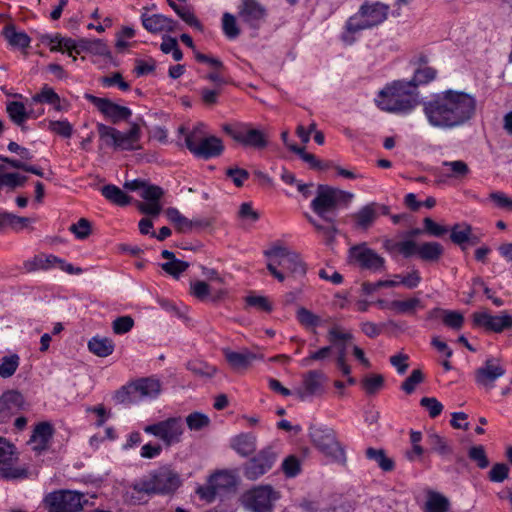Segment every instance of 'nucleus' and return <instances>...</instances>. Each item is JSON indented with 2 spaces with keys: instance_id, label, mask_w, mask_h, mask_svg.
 I'll return each mask as SVG.
<instances>
[{
  "instance_id": "obj_57",
  "label": "nucleus",
  "mask_w": 512,
  "mask_h": 512,
  "mask_svg": "<svg viewBox=\"0 0 512 512\" xmlns=\"http://www.w3.org/2000/svg\"><path fill=\"white\" fill-rule=\"evenodd\" d=\"M186 424L191 431H200L210 425V419L206 414L193 412L186 417Z\"/></svg>"
},
{
  "instance_id": "obj_42",
  "label": "nucleus",
  "mask_w": 512,
  "mask_h": 512,
  "mask_svg": "<svg viewBox=\"0 0 512 512\" xmlns=\"http://www.w3.org/2000/svg\"><path fill=\"white\" fill-rule=\"evenodd\" d=\"M34 103H48L54 107L55 110L61 111V101L59 95L49 86L45 85L41 91L32 97Z\"/></svg>"
},
{
  "instance_id": "obj_13",
  "label": "nucleus",
  "mask_w": 512,
  "mask_h": 512,
  "mask_svg": "<svg viewBox=\"0 0 512 512\" xmlns=\"http://www.w3.org/2000/svg\"><path fill=\"white\" fill-rule=\"evenodd\" d=\"M185 144L191 153L203 159L217 157L224 150L221 139L216 136H209L196 141L194 133H192L186 136Z\"/></svg>"
},
{
  "instance_id": "obj_28",
  "label": "nucleus",
  "mask_w": 512,
  "mask_h": 512,
  "mask_svg": "<svg viewBox=\"0 0 512 512\" xmlns=\"http://www.w3.org/2000/svg\"><path fill=\"white\" fill-rule=\"evenodd\" d=\"M384 384V376L377 373L365 374L359 380V387L366 396L378 394L384 388Z\"/></svg>"
},
{
  "instance_id": "obj_18",
  "label": "nucleus",
  "mask_w": 512,
  "mask_h": 512,
  "mask_svg": "<svg viewBox=\"0 0 512 512\" xmlns=\"http://www.w3.org/2000/svg\"><path fill=\"white\" fill-rule=\"evenodd\" d=\"M473 323L475 326L499 333L512 327V316L506 313L494 316L487 311L475 312L473 313Z\"/></svg>"
},
{
  "instance_id": "obj_35",
  "label": "nucleus",
  "mask_w": 512,
  "mask_h": 512,
  "mask_svg": "<svg viewBox=\"0 0 512 512\" xmlns=\"http://www.w3.org/2000/svg\"><path fill=\"white\" fill-rule=\"evenodd\" d=\"M232 448L241 456H248L256 449V438L251 434H240L232 440Z\"/></svg>"
},
{
  "instance_id": "obj_24",
  "label": "nucleus",
  "mask_w": 512,
  "mask_h": 512,
  "mask_svg": "<svg viewBox=\"0 0 512 512\" xmlns=\"http://www.w3.org/2000/svg\"><path fill=\"white\" fill-rule=\"evenodd\" d=\"M141 22L143 27L150 33L173 32L176 30L177 22L162 14L142 13Z\"/></svg>"
},
{
  "instance_id": "obj_41",
  "label": "nucleus",
  "mask_w": 512,
  "mask_h": 512,
  "mask_svg": "<svg viewBox=\"0 0 512 512\" xmlns=\"http://www.w3.org/2000/svg\"><path fill=\"white\" fill-rule=\"evenodd\" d=\"M437 77V70L431 66H419L415 71L411 80L408 82L415 85V89L418 90L420 85H425Z\"/></svg>"
},
{
  "instance_id": "obj_16",
  "label": "nucleus",
  "mask_w": 512,
  "mask_h": 512,
  "mask_svg": "<svg viewBox=\"0 0 512 512\" xmlns=\"http://www.w3.org/2000/svg\"><path fill=\"white\" fill-rule=\"evenodd\" d=\"M85 98L96 106L97 109L113 124L127 121L132 115V111L128 107L118 105L108 98H100L91 94H86Z\"/></svg>"
},
{
  "instance_id": "obj_37",
  "label": "nucleus",
  "mask_w": 512,
  "mask_h": 512,
  "mask_svg": "<svg viewBox=\"0 0 512 512\" xmlns=\"http://www.w3.org/2000/svg\"><path fill=\"white\" fill-rule=\"evenodd\" d=\"M365 455L369 460L375 461L384 472H390L395 468L394 460L388 457L383 449L370 447L366 449Z\"/></svg>"
},
{
  "instance_id": "obj_6",
  "label": "nucleus",
  "mask_w": 512,
  "mask_h": 512,
  "mask_svg": "<svg viewBox=\"0 0 512 512\" xmlns=\"http://www.w3.org/2000/svg\"><path fill=\"white\" fill-rule=\"evenodd\" d=\"M225 131L234 141L244 147L264 150L269 144V134L262 129L254 128L251 124L237 123L223 125Z\"/></svg>"
},
{
  "instance_id": "obj_23",
  "label": "nucleus",
  "mask_w": 512,
  "mask_h": 512,
  "mask_svg": "<svg viewBox=\"0 0 512 512\" xmlns=\"http://www.w3.org/2000/svg\"><path fill=\"white\" fill-rule=\"evenodd\" d=\"M223 354L231 368L236 371L245 370L254 361L262 360L264 358L263 354L249 351L248 349L236 352L226 348L223 349Z\"/></svg>"
},
{
  "instance_id": "obj_49",
  "label": "nucleus",
  "mask_w": 512,
  "mask_h": 512,
  "mask_svg": "<svg viewBox=\"0 0 512 512\" xmlns=\"http://www.w3.org/2000/svg\"><path fill=\"white\" fill-rule=\"evenodd\" d=\"M113 398L118 404H133L139 402L137 392L132 382L118 389Z\"/></svg>"
},
{
  "instance_id": "obj_55",
  "label": "nucleus",
  "mask_w": 512,
  "mask_h": 512,
  "mask_svg": "<svg viewBox=\"0 0 512 512\" xmlns=\"http://www.w3.org/2000/svg\"><path fill=\"white\" fill-rule=\"evenodd\" d=\"M222 29L229 39H236L240 35V29L237 25L236 17L228 12L223 14Z\"/></svg>"
},
{
  "instance_id": "obj_14",
  "label": "nucleus",
  "mask_w": 512,
  "mask_h": 512,
  "mask_svg": "<svg viewBox=\"0 0 512 512\" xmlns=\"http://www.w3.org/2000/svg\"><path fill=\"white\" fill-rule=\"evenodd\" d=\"M17 456L14 446L0 437V476L4 479H21L27 477L24 468L15 467Z\"/></svg>"
},
{
  "instance_id": "obj_33",
  "label": "nucleus",
  "mask_w": 512,
  "mask_h": 512,
  "mask_svg": "<svg viewBox=\"0 0 512 512\" xmlns=\"http://www.w3.org/2000/svg\"><path fill=\"white\" fill-rule=\"evenodd\" d=\"M277 265L293 275L303 276L306 274L305 264L302 262L299 254L294 251L282 260H278Z\"/></svg>"
},
{
  "instance_id": "obj_54",
  "label": "nucleus",
  "mask_w": 512,
  "mask_h": 512,
  "mask_svg": "<svg viewBox=\"0 0 512 512\" xmlns=\"http://www.w3.org/2000/svg\"><path fill=\"white\" fill-rule=\"evenodd\" d=\"M18 366H19V356L17 354L4 356L0 360V376L2 378L11 377L16 372Z\"/></svg>"
},
{
  "instance_id": "obj_19",
  "label": "nucleus",
  "mask_w": 512,
  "mask_h": 512,
  "mask_svg": "<svg viewBox=\"0 0 512 512\" xmlns=\"http://www.w3.org/2000/svg\"><path fill=\"white\" fill-rule=\"evenodd\" d=\"M354 260H356L363 269L373 272L384 270L385 259L374 250L367 247L365 243L354 246Z\"/></svg>"
},
{
  "instance_id": "obj_29",
  "label": "nucleus",
  "mask_w": 512,
  "mask_h": 512,
  "mask_svg": "<svg viewBox=\"0 0 512 512\" xmlns=\"http://www.w3.org/2000/svg\"><path fill=\"white\" fill-rule=\"evenodd\" d=\"M441 173L443 176L452 179H463L470 173V168L462 160L444 161L442 163Z\"/></svg>"
},
{
  "instance_id": "obj_61",
  "label": "nucleus",
  "mask_w": 512,
  "mask_h": 512,
  "mask_svg": "<svg viewBox=\"0 0 512 512\" xmlns=\"http://www.w3.org/2000/svg\"><path fill=\"white\" fill-rule=\"evenodd\" d=\"M423 381H424V375H423L422 371L419 369H414L411 372L410 376L408 378H406L405 381H403V383L401 384V389L406 394H412L415 391L417 385H419Z\"/></svg>"
},
{
  "instance_id": "obj_48",
  "label": "nucleus",
  "mask_w": 512,
  "mask_h": 512,
  "mask_svg": "<svg viewBox=\"0 0 512 512\" xmlns=\"http://www.w3.org/2000/svg\"><path fill=\"white\" fill-rule=\"evenodd\" d=\"M79 46L86 51H89L93 54L107 57L109 59L112 58L109 47L105 42L100 39L95 40H81L79 42Z\"/></svg>"
},
{
  "instance_id": "obj_20",
  "label": "nucleus",
  "mask_w": 512,
  "mask_h": 512,
  "mask_svg": "<svg viewBox=\"0 0 512 512\" xmlns=\"http://www.w3.org/2000/svg\"><path fill=\"white\" fill-rule=\"evenodd\" d=\"M324 380L325 376L322 372L317 370L309 371L303 377V387L297 389L294 393L301 401H304L312 396L320 395L324 391Z\"/></svg>"
},
{
  "instance_id": "obj_51",
  "label": "nucleus",
  "mask_w": 512,
  "mask_h": 512,
  "mask_svg": "<svg viewBox=\"0 0 512 512\" xmlns=\"http://www.w3.org/2000/svg\"><path fill=\"white\" fill-rule=\"evenodd\" d=\"M421 307L419 298H410L407 300H393L388 304V308L399 314L412 313L416 308Z\"/></svg>"
},
{
  "instance_id": "obj_8",
  "label": "nucleus",
  "mask_w": 512,
  "mask_h": 512,
  "mask_svg": "<svg viewBox=\"0 0 512 512\" xmlns=\"http://www.w3.org/2000/svg\"><path fill=\"white\" fill-rule=\"evenodd\" d=\"M310 437L315 447L332 461L344 464L346 457L337 441L334 431L329 428L316 427L310 430Z\"/></svg>"
},
{
  "instance_id": "obj_39",
  "label": "nucleus",
  "mask_w": 512,
  "mask_h": 512,
  "mask_svg": "<svg viewBox=\"0 0 512 512\" xmlns=\"http://www.w3.org/2000/svg\"><path fill=\"white\" fill-rule=\"evenodd\" d=\"M3 34L11 46L24 49L30 45V37L25 32L16 31L13 25L6 26Z\"/></svg>"
},
{
  "instance_id": "obj_31",
  "label": "nucleus",
  "mask_w": 512,
  "mask_h": 512,
  "mask_svg": "<svg viewBox=\"0 0 512 512\" xmlns=\"http://www.w3.org/2000/svg\"><path fill=\"white\" fill-rule=\"evenodd\" d=\"M132 383L137 392L139 401L146 397H156L160 392V383L154 379L143 378Z\"/></svg>"
},
{
  "instance_id": "obj_22",
  "label": "nucleus",
  "mask_w": 512,
  "mask_h": 512,
  "mask_svg": "<svg viewBox=\"0 0 512 512\" xmlns=\"http://www.w3.org/2000/svg\"><path fill=\"white\" fill-rule=\"evenodd\" d=\"M25 401L21 393L7 391L0 397V423L8 422L12 416L24 409Z\"/></svg>"
},
{
  "instance_id": "obj_56",
  "label": "nucleus",
  "mask_w": 512,
  "mask_h": 512,
  "mask_svg": "<svg viewBox=\"0 0 512 512\" xmlns=\"http://www.w3.org/2000/svg\"><path fill=\"white\" fill-rule=\"evenodd\" d=\"M187 367L195 376L201 378H211L217 371L214 366L201 361H191Z\"/></svg>"
},
{
  "instance_id": "obj_27",
  "label": "nucleus",
  "mask_w": 512,
  "mask_h": 512,
  "mask_svg": "<svg viewBox=\"0 0 512 512\" xmlns=\"http://www.w3.org/2000/svg\"><path fill=\"white\" fill-rule=\"evenodd\" d=\"M52 435L53 428L48 422H41L36 425L29 441L32 449L37 452L47 449Z\"/></svg>"
},
{
  "instance_id": "obj_52",
  "label": "nucleus",
  "mask_w": 512,
  "mask_h": 512,
  "mask_svg": "<svg viewBox=\"0 0 512 512\" xmlns=\"http://www.w3.org/2000/svg\"><path fill=\"white\" fill-rule=\"evenodd\" d=\"M296 318L305 328H315L321 324V318L305 307L297 309Z\"/></svg>"
},
{
  "instance_id": "obj_4",
  "label": "nucleus",
  "mask_w": 512,
  "mask_h": 512,
  "mask_svg": "<svg viewBox=\"0 0 512 512\" xmlns=\"http://www.w3.org/2000/svg\"><path fill=\"white\" fill-rule=\"evenodd\" d=\"M327 338L330 345L310 353V355L303 360L304 364L309 365L311 361L324 360L334 351L338 369L341 370L343 375L348 376V383L351 384L352 377L350 376V366L346 360L348 343L352 339L351 333L344 330L339 325H334L329 329Z\"/></svg>"
},
{
  "instance_id": "obj_36",
  "label": "nucleus",
  "mask_w": 512,
  "mask_h": 512,
  "mask_svg": "<svg viewBox=\"0 0 512 512\" xmlns=\"http://www.w3.org/2000/svg\"><path fill=\"white\" fill-rule=\"evenodd\" d=\"M6 111L10 119L18 126L25 130L24 123L30 117L25 105L19 101H11L6 106Z\"/></svg>"
},
{
  "instance_id": "obj_9",
  "label": "nucleus",
  "mask_w": 512,
  "mask_h": 512,
  "mask_svg": "<svg viewBox=\"0 0 512 512\" xmlns=\"http://www.w3.org/2000/svg\"><path fill=\"white\" fill-rule=\"evenodd\" d=\"M144 432L160 439L166 447L181 442L184 426L181 417H170L144 427Z\"/></svg>"
},
{
  "instance_id": "obj_50",
  "label": "nucleus",
  "mask_w": 512,
  "mask_h": 512,
  "mask_svg": "<svg viewBox=\"0 0 512 512\" xmlns=\"http://www.w3.org/2000/svg\"><path fill=\"white\" fill-rule=\"evenodd\" d=\"M113 398L118 404H133L139 402L137 392L132 382L118 389Z\"/></svg>"
},
{
  "instance_id": "obj_62",
  "label": "nucleus",
  "mask_w": 512,
  "mask_h": 512,
  "mask_svg": "<svg viewBox=\"0 0 512 512\" xmlns=\"http://www.w3.org/2000/svg\"><path fill=\"white\" fill-rule=\"evenodd\" d=\"M69 230L77 239L84 240L91 234V223L86 218H80L77 223L70 226Z\"/></svg>"
},
{
  "instance_id": "obj_3",
  "label": "nucleus",
  "mask_w": 512,
  "mask_h": 512,
  "mask_svg": "<svg viewBox=\"0 0 512 512\" xmlns=\"http://www.w3.org/2000/svg\"><path fill=\"white\" fill-rule=\"evenodd\" d=\"M375 102L386 112L408 114L420 104L419 91L405 80H396L379 91Z\"/></svg>"
},
{
  "instance_id": "obj_43",
  "label": "nucleus",
  "mask_w": 512,
  "mask_h": 512,
  "mask_svg": "<svg viewBox=\"0 0 512 512\" xmlns=\"http://www.w3.org/2000/svg\"><path fill=\"white\" fill-rule=\"evenodd\" d=\"M165 214L168 220L174 224L175 228L180 233H190L191 232V222L190 219L185 217L180 213V211L176 208H167Z\"/></svg>"
},
{
  "instance_id": "obj_7",
  "label": "nucleus",
  "mask_w": 512,
  "mask_h": 512,
  "mask_svg": "<svg viewBox=\"0 0 512 512\" xmlns=\"http://www.w3.org/2000/svg\"><path fill=\"white\" fill-rule=\"evenodd\" d=\"M43 502L49 512H79L87 499L77 491L58 490L47 494Z\"/></svg>"
},
{
  "instance_id": "obj_11",
  "label": "nucleus",
  "mask_w": 512,
  "mask_h": 512,
  "mask_svg": "<svg viewBox=\"0 0 512 512\" xmlns=\"http://www.w3.org/2000/svg\"><path fill=\"white\" fill-rule=\"evenodd\" d=\"M389 10L390 7L381 2L364 3L356 14L354 33L380 25L387 19Z\"/></svg>"
},
{
  "instance_id": "obj_30",
  "label": "nucleus",
  "mask_w": 512,
  "mask_h": 512,
  "mask_svg": "<svg viewBox=\"0 0 512 512\" xmlns=\"http://www.w3.org/2000/svg\"><path fill=\"white\" fill-rule=\"evenodd\" d=\"M376 207L374 204L368 203L361 207L356 214H354L355 225L362 229H369L378 218Z\"/></svg>"
},
{
  "instance_id": "obj_53",
  "label": "nucleus",
  "mask_w": 512,
  "mask_h": 512,
  "mask_svg": "<svg viewBox=\"0 0 512 512\" xmlns=\"http://www.w3.org/2000/svg\"><path fill=\"white\" fill-rule=\"evenodd\" d=\"M48 130L63 138H70L73 134V125L68 120H50Z\"/></svg>"
},
{
  "instance_id": "obj_44",
  "label": "nucleus",
  "mask_w": 512,
  "mask_h": 512,
  "mask_svg": "<svg viewBox=\"0 0 512 512\" xmlns=\"http://www.w3.org/2000/svg\"><path fill=\"white\" fill-rule=\"evenodd\" d=\"M427 443L430 446L431 451L442 457L448 456L452 453V448L448 441L437 433H429L427 436Z\"/></svg>"
},
{
  "instance_id": "obj_46",
  "label": "nucleus",
  "mask_w": 512,
  "mask_h": 512,
  "mask_svg": "<svg viewBox=\"0 0 512 512\" xmlns=\"http://www.w3.org/2000/svg\"><path fill=\"white\" fill-rule=\"evenodd\" d=\"M211 483L214 484L217 491L221 493L222 491H226L232 489L236 486V478L229 472L221 471L213 474L210 477Z\"/></svg>"
},
{
  "instance_id": "obj_25",
  "label": "nucleus",
  "mask_w": 512,
  "mask_h": 512,
  "mask_svg": "<svg viewBox=\"0 0 512 512\" xmlns=\"http://www.w3.org/2000/svg\"><path fill=\"white\" fill-rule=\"evenodd\" d=\"M140 137V126L136 123H133L127 132H119V137L115 142L114 148L128 151L138 150L141 148L139 144Z\"/></svg>"
},
{
  "instance_id": "obj_2",
  "label": "nucleus",
  "mask_w": 512,
  "mask_h": 512,
  "mask_svg": "<svg viewBox=\"0 0 512 512\" xmlns=\"http://www.w3.org/2000/svg\"><path fill=\"white\" fill-rule=\"evenodd\" d=\"M181 477L170 465L151 470L126 487L125 497L133 504L141 503L146 497L168 495L181 486Z\"/></svg>"
},
{
  "instance_id": "obj_32",
  "label": "nucleus",
  "mask_w": 512,
  "mask_h": 512,
  "mask_svg": "<svg viewBox=\"0 0 512 512\" xmlns=\"http://www.w3.org/2000/svg\"><path fill=\"white\" fill-rule=\"evenodd\" d=\"M289 149L298 154L314 170L326 171L333 167L332 161L320 160L314 154L305 152L304 148H300L297 145L289 146Z\"/></svg>"
},
{
  "instance_id": "obj_34",
  "label": "nucleus",
  "mask_w": 512,
  "mask_h": 512,
  "mask_svg": "<svg viewBox=\"0 0 512 512\" xmlns=\"http://www.w3.org/2000/svg\"><path fill=\"white\" fill-rule=\"evenodd\" d=\"M88 349L98 357H107L114 351V343L107 337H93L88 342Z\"/></svg>"
},
{
  "instance_id": "obj_15",
  "label": "nucleus",
  "mask_w": 512,
  "mask_h": 512,
  "mask_svg": "<svg viewBox=\"0 0 512 512\" xmlns=\"http://www.w3.org/2000/svg\"><path fill=\"white\" fill-rule=\"evenodd\" d=\"M267 8L259 0H241L238 17L249 28L258 30L266 21Z\"/></svg>"
},
{
  "instance_id": "obj_40",
  "label": "nucleus",
  "mask_w": 512,
  "mask_h": 512,
  "mask_svg": "<svg viewBox=\"0 0 512 512\" xmlns=\"http://www.w3.org/2000/svg\"><path fill=\"white\" fill-rule=\"evenodd\" d=\"M386 248L390 252L401 254L404 258H409L417 254L418 251L417 243L411 239L398 242L389 241L386 243Z\"/></svg>"
},
{
  "instance_id": "obj_45",
  "label": "nucleus",
  "mask_w": 512,
  "mask_h": 512,
  "mask_svg": "<svg viewBox=\"0 0 512 512\" xmlns=\"http://www.w3.org/2000/svg\"><path fill=\"white\" fill-rule=\"evenodd\" d=\"M101 192L107 200L116 205L125 206L129 203V197L115 185H105L102 187Z\"/></svg>"
},
{
  "instance_id": "obj_17",
  "label": "nucleus",
  "mask_w": 512,
  "mask_h": 512,
  "mask_svg": "<svg viewBox=\"0 0 512 512\" xmlns=\"http://www.w3.org/2000/svg\"><path fill=\"white\" fill-rule=\"evenodd\" d=\"M277 455L271 447H266L253 457L244 468V475L249 480H256L267 473L276 461Z\"/></svg>"
},
{
  "instance_id": "obj_63",
  "label": "nucleus",
  "mask_w": 512,
  "mask_h": 512,
  "mask_svg": "<svg viewBox=\"0 0 512 512\" xmlns=\"http://www.w3.org/2000/svg\"><path fill=\"white\" fill-rule=\"evenodd\" d=\"M189 264L185 261L179 259H173L161 265V268L169 275L178 278L181 273H183Z\"/></svg>"
},
{
  "instance_id": "obj_10",
  "label": "nucleus",
  "mask_w": 512,
  "mask_h": 512,
  "mask_svg": "<svg viewBox=\"0 0 512 512\" xmlns=\"http://www.w3.org/2000/svg\"><path fill=\"white\" fill-rule=\"evenodd\" d=\"M280 497L270 485L256 486L242 496L244 506L253 512H273L274 502Z\"/></svg>"
},
{
  "instance_id": "obj_58",
  "label": "nucleus",
  "mask_w": 512,
  "mask_h": 512,
  "mask_svg": "<svg viewBox=\"0 0 512 512\" xmlns=\"http://www.w3.org/2000/svg\"><path fill=\"white\" fill-rule=\"evenodd\" d=\"M245 302L247 306L254 307L258 311L270 313L273 310L272 303L265 296L248 295L245 298Z\"/></svg>"
},
{
  "instance_id": "obj_1",
  "label": "nucleus",
  "mask_w": 512,
  "mask_h": 512,
  "mask_svg": "<svg viewBox=\"0 0 512 512\" xmlns=\"http://www.w3.org/2000/svg\"><path fill=\"white\" fill-rule=\"evenodd\" d=\"M428 123L438 129L452 130L469 123L476 114V98L464 91L447 89L422 103Z\"/></svg>"
},
{
  "instance_id": "obj_26",
  "label": "nucleus",
  "mask_w": 512,
  "mask_h": 512,
  "mask_svg": "<svg viewBox=\"0 0 512 512\" xmlns=\"http://www.w3.org/2000/svg\"><path fill=\"white\" fill-rule=\"evenodd\" d=\"M450 239L454 244L465 248V244L475 245L480 238L472 233V227L467 223H458L451 228Z\"/></svg>"
},
{
  "instance_id": "obj_59",
  "label": "nucleus",
  "mask_w": 512,
  "mask_h": 512,
  "mask_svg": "<svg viewBox=\"0 0 512 512\" xmlns=\"http://www.w3.org/2000/svg\"><path fill=\"white\" fill-rule=\"evenodd\" d=\"M468 457L470 460L476 462L480 469H485L489 466V460L485 452V448L482 445L472 446L468 450Z\"/></svg>"
},
{
  "instance_id": "obj_47",
  "label": "nucleus",
  "mask_w": 512,
  "mask_h": 512,
  "mask_svg": "<svg viewBox=\"0 0 512 512\" xmlns=\"http://www.w3.org/2000/svg\"><path fill=\"white\" fill-rule=\"evenodd\" d=\"M449 501L439 493L431 492L425 503V512H448Z\"/></svg>"
},
{
  "instance_id": "obj_38",
  "label": "nucleus",
  "mask_w": 512,
  "mask_h": 512,
  "mask_svg": "<svg viewBox=\"0 0 512 512\" xmlns=\"http://www.w3.org/2000/svg\"><path fill=\"white\" fill-rule=\"evenodd\" d=\"M443 254V247L438 242H425L418 245L417 255L423 261H437Z\"/></svg>"
},
{
  "instance_id": "obj_12",
  "label": "nucleus",
  "mask_w": 512,
  "mask_h": 512,
  "mask_svg": "<svg viewBox=\"0 0 512 512\" xmlns=\"http://www.w3.org/2000/svg\"><path fill=\"white\" fill-rule=\"evenodd\" d=\"M506 369L501 360L496 357H488L474 372V380L478 387L490 391L495 387V382L504 376Z\"/></svg>"
},
{
  "instance_id": "obj_5",
  "label": "nucleus",
  "mask_w": 512,
  "mask_h": 512,
  "mask_svg": "<svg viewBox=\"0 0 512 512\" xmlns=\"http://www.w3.org/2000/svg\"><path fill=\"white\" fill-rule=\"evenodd\" d=\"M351 197L350 193L338 188L318 185L316 196L311 201V208L322 219L332 222L336 211L347 207Z\"/></svg>"
},
{
  "instance_id": "obj_21",
  "label": "nucleus",
  "mask_w": 512,
  "mask_h": 512,
  "mask_svg": "<svg viewBox=\"0 0 512 512\" xmlns=\"http://www.w3.org/2000/svg\"><path fill=\"white\" fill-rule=\"evenodd\" d=\"M190 294L200 301L218 302L227 296L228 291L226 288H217L206 281L196 280L190 283Z\"/></svg>"
},
{
  "instance_id": "obj_64",
  "label": "nucleus",
  "mask_w": 512,
  "mask_h": 512,
  "mask_svg": "<svg viewBox=\"0 0 512 512\" xmlns=\"http://www.w3.org/2000/svg\"><path fill=\"white\" fill-rule=\"evenodd\" d=\"M488 199L500 209L512 211V197L502 191H494L489 194Z\"/></svg>"
},
{
  "instance_id": "obj_60",
  "label": "nucleus",
  "mask_w": 512,
  "mask_h": 512,
  "mask_svg": "<svg viewBox=\"0 0 512 512\" xmlns=\"http://www.w3.org/2000/svg\"><path fill=\"white\" fill-rule=\"evenodd\" d=\"M27 181V177L19 173H3L0 172V183L2 186H7L11 189L22 187Z\"/></svg>"
}]
</instances>
